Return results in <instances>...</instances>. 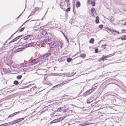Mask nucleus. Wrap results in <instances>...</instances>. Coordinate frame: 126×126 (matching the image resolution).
<instances>
[{"mask_svg": "<svg viewBox=\"0 0 126 126\" xmlns=\"http://www.w3.org/2000/svg\"><path fill=\"white\" fill-rule=\"evenodd\" d=\"M41 58H37L35 59L32 61L30 64L31 65H33L34 64H36L39 62Z\"/></svg>", "mask_w": 126, "mask_h": 126, "instance_id": "nucleus-1", "label": "nucleus"}, {"mask_svg": "<svg viewBox=\"0 0 126 126\" xmlns=\"http://www.w3.org/2000/svg\"><path fill=\"white\" fill-rule=\"evenodd\" d=\"M69 81V80L66 81H65L64 82L62 83H61L60 84H57L55 86H54L52 88V89L53 88H57L58 86L59 85L60 86H63V84H66L67 83H68Z\"/></svg>", "mask_w": 126, "mask_h": 126, "instance_id": "nucleus-2", "label": "nucleus"}, {"mask_svg": "<svg viewBox=\"0 0 126 126\" xmlns=\"http://www.w3.org/2000/svg\"><path fill=\"white\" fill-rule=\"evenodd\" d=\"M50 40L48 38L44 40L41 42V46H42L43 44L45 43H47Z\"/></svg>", "mask_w": 126, "mask_h": 126, "instance_id": "nucleus-3", "label": "nucleus"}, {"mask_svg": "<svg viewBox=\"0 0 126 126\" xmlns=\"http://www.w3.org/2000/svg\"><path fill=\"white\" fill-rule=\"evenodd\" d=\"M25 47L24 46H24L23 47H22L21 48H19L17 49L16 50V52H17L20 51H22L23 50V49L25 48Z\"/></svg>", "mask_w": 126, "mask_h": 126, "instance_id": "nucleus-4", "label": "nucleus"}, {"mask_svg": "<svg viewBox=\"0 0 126 126\" xmlns=\"http://www.w3.org/2000/svg\"><path fill=\"white\" fill-rule=\"evenodd\" d=\"M34 43L33 42H31L29 44H26V45H24V46L25 47V48L32 46L34 44Z\"/></svg>", "mask_w": 126, "mask_h": 126, "instance_id": "nucleus-5", "label": "nucleus"}, {"mask_svg": "<svg viewBox=\"0 0 126 126\" xmlns=\"http://www.w3.org/2000/svg\"><path fill=\"white\" fill-rule=\"evenodd\" d=\"M91 93L90 90V89L88 90V91H87L85 92L84 94L83 95L86 96H87L88 95H89L90 94H91Z\"/></svg>", "mask_w": 126, "mask_h": 126, "instance_id": "nucleus-6", "label": "nucleus"}, {"mask_svg": "<svg viewBox=\"0 0 126 126\" xmlns=\"http://www.w3.org/2000/svg\"><path fill=\"white\" fill-rule=\"evenodd\" d=\"M108 55L105 56L104 55L101 58L99 59L100 61H101L102 60L104 61L105 60H106L107 58L108 57Z\"/></svg>", "mask_w": 126, "mask_h": 126, "instance_id": "nucleus-7", "label": "nucleus"}, {"mask_svg": "<svg viewBox=\"0 0 126 126\" xmlns=\"http://www.w3.org/2000/svg\"><path fill=\"white\" fill-rule=\"evenodd\" d=\"M20 122V121H19L18 119L16 120H14L13 122H10L11 125H13L16 123H17Z\"/></svg>", "mask_w": 126, "mask_h": 126, "instance_id": "nucleus-8", "label": "nucleus"}, {"mask_svg": "<svg viewBox=\"0 0 126 126\" xmlns=\"http://www.w3.org/2000/svg\"><path fill=\"white\" fill-rule=\"evenodd\" d=\"M91 12L92 15H94V14L96 13L95 9L94 8H92Z\"/></svg>", "mask_w": 126, "mask_h": 126, "instance_id": "nucleus-9", "label": "nucleus"}, {"mask_svg": "<svg viewBox=\"0 0 126 126\" xmlns=\"http://www.w3.org/2000/svg\"><path fill=\"white\" fill-rule=\"evenodd\" d=\"M32 36V35H27L26 36L24 37L23 38H22L21 39H23V40H26L30 36Z\"/></svg>", "mask_w": 126, "mask_h": 126, "instance_id": "nucleus-10", "label": "nucleus"}, {"mask_svg": "<svg viewBox=\"0 0 126 126\" xmlns=\"http://www.w3.org/2000/svg\"><path fill=\"white\" fill-rule=\"evenodd\" d=\"M41 34L43 35H46L47 34V33L45 31L43 30L41 32Z\"/></svg>", "mask_w": 126, "mask_h": 126, "instance_id": "nucleus-11", "label": "nucleus"}, {"mask_svg": "<svg viewBox=\"0 0 126 126\" xmlns=\"http://www.w3.org/2000/svg\"><path fill=\"white\" fill-rule=\"evenodd\" d=\"M99 18L98 16H97L96 17L95 22L96 23L99 22Z\"/></svg>", "mask_w": 126, "mask_h": 126, "instance_id": "nucleus-12", "label": "nucleus"}, {"mask_svg": "<svg viewBox=\"0 0 126 126\" xmlns=\"http://www.w3.org/2000/svg\"><path fill=\"white\" fill-rule=\"evenodd\" d=\"M126 35H123L121 37V39L122 40H125L126 39Z\"/></svg>", "mask_w": 126, "mask_h": 126, "instance_id": "nucleus-13", "label": "nucleus"}, {"mask_svg": "<svg viewBox=\"0 0 126 126\" xmlns=\"http://www.w3.org/2000/svg\"><path fill=\"white\" fill-rule=\"evenodd\" d=\"M80 3L79 1H77L76 3V6L77 8L80 7Z\"/></svg>", "mask_w": 126, "mask_h": 126, "instance_id": "nucleus-14", "label": "nucleus"}, {"mask_svg": "<svg viewBox=\"0 0 126 126\" xmlns=\"http://www.w3.org/2000/svg\"><path fill=\"white\" fill-rule=\"evenodd\" d=\"M86 56V55L85 54L82 53L80 54V57L84 58Z\"/></svg>", "mask_w": 126, "mask_h": 126, "instance_id": "nucleus-15", "label": "nucleus"}, {"mask_svg": "<svg viewBox=\"0 0 126 126\" xmlns=\"http://www.w3.org/2000/svg\"><path fill=\"white\" fill-rule=\"evenodd\" d=\"M111 22H112L114 20V18L112 16L110 17L109 19H108Z\"/></svg>", "mask_w": 126, "mask_h": 126, "instance_id": "nucleus-16", "label": "nucleus"}, {"mask_svg": "<svg viewBox=\"0 0 126 126\" xmlns=\"http://www.w3.org/2000/svg\"><path fill=\"white\" fill-rule=\"evenodd\" d=\"M94 41V39L93 38H91L89 41V43H93Z\"/></svg>", "mask_w": 126, "mask_h": 126, "instance_id": "nucleus-17", "label": "nucleus"}, {"mask_svg": "<svg viewBox=\"0 0 126 126\" xmlns=\"http://www.w3.org/2000/svg\"><path fill=\"white\" fill-rule=\"evenodd\" d=\"M19 83L18 81L17 80H15L14 82V84L16 85H18Z\"/></svg>", "mask_w": 126, "mask_h": 126, "instance_id": "nucleus-18", "label": "nucleus"}, {"mask_svg": "<svg viewBox=\"0 0 126 126\" xmlns=\"http://www.w3.org/2000/svg\"><path fill=\"white\" fill-rule=\"evenodd\" d=\"M54 120V121H55V123H56L60 121L61 120L60 118H57L55 119Z\"/></svg>", "mask_w": 126, "mask_h": 126, "instance_id": "nucleus-19", "label": "nucleus"}, {"mask_svg": "<svg viewBox=\"0 0 126 126\" xmlns=\"http://www.w3.org/2000/svg\"><path fill=\"white\" fill-rule=\"evenodd\" d=\"M67 60L68 62H70L72 60V59L71 58H67Z\"/></svg>", "mask_w": 126, "mask_h": 126, "instance_id": "nucleus-20", "label": "nucleus"}, {"mask_svg": "<svg viewBox=\"0 0 126 126\" xmlns=\"http://www.w3.org/2000/svg\"><path fill=\"white\" fill-rule=\"evenodd\" d=\"M65 106H64L63 107H62V108L61 107H60L58 109V110L60 111H61V110H63L65 108Z\"/></svg>", "mask_w": 126, "mask_h": 126, "instance_id": "nucleus-21", "label": "nucleus"}, {"mask_svg": "<svg viewBox=\"0 0 126 126\" xmlns=\"http://www.w3.org/2000/svg\"><path fill=\"white\" fill-rule=\"evenodd\" d=\"M22 76L21 75H18L16 76V78L18 79H19L22 78Z\"/></svg>", "mask_w": 126, "mask_h": 126, "instance_id": "nucleus-22", "label": "nucleus"}, {"mask_svg": "<svg viewBox=\"0 0 126 126\" xmlns=\"http://www.w3.org/2000/svg\"><path fill=\"white\" fill-rule=\"evenodd\" d=\"M110 32L113 31V32H117L118 34H119L120 33L119 32L116 31L115 30H110Z\"/></svg>", "mask_w": 126, "mask_h": 126, "instance_id": "nucleus-23", "label": "nucleus"}, {"mask_svg": "<svg viewBox=\"0 0 126 126\" xmlns=\"http://www.w3.org/2000/svg\"><path fill=\"white\" fill-rule=\"evenodd\" d=\"M23 36V35H21L17 37H16V38L18 40L19 38H20L22 37Z\"/></svg>", "mask_w": 126, "mask_h": 126, "instance_id": "nucleus-24", "label": "nucleus"}, {"mask_svg": "<svg viewBox=\"0 0 126 126\" xmlns=\"http://www.w3.org/2000/svg\"><path fill=\"white\" fill-rule=\"evenodd\" d=\"M91 4H92V6H94L95 4V2L93 1H91Z\"/></svg>", "mask_w": 126, "mask_h": 126, "instance_id": "nucleus-25", "label": "nucleus"}, {"mask_svg": "<svg viewBox=\"0 0 126 126\" xmlns=\"http://www.w3.org/2000/svg\"><path fill=\"white\" fill-rule=\"evenodd\" d=\"M83 125L84 126H85L88 124V123L87 122H85L84 123H83Z\"/></svg>", "mask_w": 126, "mask_h": 126, "instance_id": "nucleus-26", "label": "nucleus"}, {"mask_svg": "<svg viewBox=\"0 0 126 126\" xmlns=\"http://www.w3.org/2000/svg\"><path fill=\"white\" fill-rule=\"evenodd\" d=\"M103 25H100L98 27L99 28L101 29L103 28Z\"/></svg>", "mask_w": 126, "mask_h": 126, "instance_id": "nucleus-27", "label": "nucleus"}, {"mask_svg": "<svg viewBox=\"0 0 126 126\" xmlns=\"http://www.w3.org/2000/svg\"><path fill=\"white\" fill-rule=\"evenodd\" d=\"M19 112H20V111H18V112H16L14 113H13V115L14 116V115H16V114L18 113Z\"/></svg>", "mask_w": 126, "mask_h": 126, "instance_id": "nucleus-28", "label": "nucleus"}, {"mask_svg": "<svg viewBox=\"0 0 126 126\" xmlns=\"http://www.w3.org/2000/svg\"><path fill=\"white\" fill-rule=\"evenodd\" d=\"M51 53L50 52H49L47 53H46L47 56H49L51 55Z\"/></svg>", "mask_w": 126, "mask_h": 126, "instance_id": "nucleus-29", "label": "nucleus"}, {"mask_svg": "<svg viewBox=\"0 0 126 126\" xmlns=\"http://www.w3.org/2000/svg\"><path fill=\"white\" fill-rule=\"evenodd\" d=\"M29 69H28V68H24L23 69V70L24 71H29Z\"/></svg>", "mask_w": 126, "mask_h": 126, "instance_id": "nucleus-30", "label": "nucleus"}, {"mask_svg": "<svg viewBox=\"0 0 126 126\" xmlns=\"http://www.w3.org/2000/svg\"><path fill=\"white\" fill-rule=\"evenodd\" d=\"M24 29H25L24 27H23V28H21L20 29V31H19V32H21L23 31V30Z\"/></svg>", "mask_w": 126, "mask_h": 126, "instance_id": "nucleus-31", "label": "nucleus"}, {"mask_svg": "<svg viewBox=\"0 0 126 126\" xmlns=\"http://www.w3.org/2000/svg\"><path fill=\"white\" fill-rule=\"evenodd\" d=\"M63 44L62 43L60 42V45L59 46H60L61 48H62V47H63L62 45H63Z\"/></svg>", "mask_w": 126, "mask_h": 126, "instance_id": "nucleus-32", "label": "nucleus"}, {"mask_svg": "<svg viewBox=\"0 0 126 126\" xmlns=\"http://www.w3.org/2000/svg\"><path fill=\"white\" fill-rule=\"evenodd\" d=\"M17 40V39H16V37L14 39H13V40H12V41L13 42H14V41H15L16 40Z\"/></svg>", "mask_w": 126, "mask_h": 126, "instance_id": "nucleus-33", "label": "nucleus"}, {"mask_svg": "<svg viewBox=\"0 0 126 126\" xmlns=\"http://www.w3.org/2000/svg\"><path fill=\"white\" fill-rule=\"evenodd\" d=\"M70 10V7L66 9V11H69Z\"/></svg>", "mask_w": 126, "mask_h": 126, "instance_id": "nucleus-34", "label": "nucleus"}, {"mask_svg": "<svg viewBox=\"0 0 126 126\" xmlns=\"http://www.w3.org/2000/svg\"><path fill=\"white\" fill-rule=\"evenodd\" d=\"M54 120H53L51 121L50 123V124H51L52 123H56L55 122V121H54Z\"/></svg>", "mask_w": 126, "mask_h": 126, "instance_id": "nucleus-35", "label": "nucleus"}, {"mask_svg": "<svg viewBox=\"0 0 126 126\" xmlns=\"http://www.w3.org/2000/svg\"><path fill=\"white\" fill-rule=\"evenodd\" d=\"M95 53H97L98 51V50L97 48H95Z\"/></svg>", "mask_w": 126, "mask_h": 126, "instance_id": "nucleus-36", "label": "nucleus"}, {"mask_svg": "<svg viewBox=\"0 0 126 126\" xmlns=\"http://www.w3.org/2000/svg\"><path fill=\"white\" fill-rule=\"evenodd\" d=\"M14 116L13 114H12L8 116V117L9 118L11 117H12Z\"/></svg>", "mask_w": 126, "mask_h": 126, "instance_id": "nucleus-37", "label": "nucleus"}, {"mask_svg": "<svg viewBox=\"0 0 126 126\" xmlns=\"http://www.w3.org/2000/svg\"><path fill=\"white\" fill-rule=\"evenodd\" d=\"M24 118H21L20 119H18V120H19V121H20V122L21 121H22L24 119Z\"/></svg>", "mask_w": 126, "mask_h": 126, "instance_id": "nucleus-38", "label": "nucleus"}, {"mask_svg": "<svg viewBox=\"0 0 126 126\" xmlns=\"http://www.w3.org/2000/svg\"><path fill=\"white\" fill-rule=\"evenodd\" d=\"M24 118H21L20 119H18V120H19V121H20V122L21 121H22L24 119Z\"/></svg>", "mask_w": 126, "mask_h": 126, "instance_id": "nucleus-39", "label": "nucleus"}, {"mask_svg": "<svg viewBox=\"0 0 126 126\" xmlns=\"http://www.w3.org/2000/svg\"><path fill=\"white\" fill-rule=\"evenodd\" d=\"M24 118H21L20 119H18V120H19V121H20V122L21 121H22L24 119Z\"/></svg>", "mask_w": 126, "mask_h": 126, "instance_id": "nucleus-40", "label": "nucleus"}, {"mask_svg": "<svg viewBox=\"0 0 126 126\" xmlns=\"http://www.w3.org/2000/svg\"><path fill=\"white\" fill-rule=\"evenodd\" d=\"M91 93H92L93 92V91H94V90L92 88V89H90Z\"/></svg>", "mask_w": 126, "mask_h": 126, "instance_id": "nucleus-41", "label": "nucleus"}, {"mask_svg": "<svg viewBox=\"0 0 126 126\" xmlns=\"http://www.w3.org/2000/svg\"><path fill=\"white\" fill-rule=\"evenodd\" d=\"M16 32V31L15 32V33L13 34H12V35H11V36L10 38H9L8 39V40H9V39H10V38H11L12 37V36Z\"/></svg>", "mask_w": 126, "mask_h": 126, "instance_id": "nucleus-42", "label": "nucleus"}, {"mask_svg": "<svg viewBox=\"0 0 126 126\" xmlns=\"http://www.w3.org/2000/svg\"><path fill=\"white\" fill-rule=\"evenodd\" d=\"M65 1L66 2V3L68 4V3L69 2V0H65Z\"/></svg>", "mask_w": 126, "mask_h": 126, "instance_id": "nucleus-43", "label": "nucleus"}, {"mask_svg": "<svg viewBox=\"0 0 126 126\" xmlns=\"http://www.w3.org/2000/svg\"><path fill=\"white\" fill-rule=\"evenodd\" d=\"M3 124L4 125V126H7V123H5Z\"/></svg>", "mask_w": 126, "mask_h": 126, "instance_id": "nucleus-44", "label": "nucleus"}, {"mask_svg": "<svg viewBox=\"0 0 126 126\" xmlns=\"http://www.w3.org/2000/svg\"><path fill=\"white\" fill-rule=\"evenodd\" d=\"M28 21H29V20H26V21H25V22L23 24H22V25L20 27H21V26H22L23 24H24V23H25L26 22H27Z\"/></svg>", "mask_w": 126, "mask_h": 126, "instance_id": "nucleus-45", "label": "nucleus"}, {"mask_svg": "<svg viewBox=\"0 0 126 126\" xmlns=\"http://www.w3.org/2000/svg\"><path fill=\"white\" fill-rule=\"evenodd\" d=\"M96 87H93L92 88L94 90V91L96 89Z\"/></svg>", "mask_w": 126, "mask_h": 126, "instance_id": "nucleus-46", "label": "nucleus"}, {"mask_svg": "<svg viewBox=\"0 0 126 126\" xmlns=\"http://www.w3.org/2000/svg\"><path fill=\"white\" fill-rule=\"evenodd\" d=\"M79 125L80 126H84L83 125V123L81 124H79Z\"/></svg>", "mask_w": 126, "mask_h": 126, "instance_id": "nucleus-47", "label": "nucleus"}, {"mask_svg": "<svg viewBox=\"0 0 126 126\" xmlns=\"http://www.w3.org/2000/svg\"><path fill=\"white\" fill-rule=\"evenodd\" d=\"M126 30H125V29H123V30H121V31L122 32H125L126 31Z\"/></svg>", "mask_w": 126, "mask_h": 126, "instance_id": "nucleus-48", "label": "nucleus"}, {"mask_svg": "<svg viewBox=\"0 0 126 126\" xmlns=\"http://www.w3.org/2000/svg\"><path fill=\"white\" fill-rule=\"evenodd\" d=\"M105 45H103L102 46V47L104 48L105 47Z\"/></svg>", "mask_w": 126, "mask_h": 126, "instance_id": "nucleus-49", "label": "nucleus"}, {"mask_svg": "<svg viewBox=\"0 0 126 126\" xmlns=\"http://www.w3.org/2000/svg\"><path fill=\"white\" fill-rule=\"evenodd\" d=\"M126 8H125L124 7L123 8L124 11H126Z\"/></svg>", "mask_w": 126, "mask_h": 126, "instance_id": "nucleus-50", "label": "nucleus"}, {"mask_svg": "<svg viewBox=\"0 0 126 126\" xmlns=\"http://www.w3.org/2000/svg\"><path fill=\"white\" fill-rule=\"evenodd\" d=\"M58 61H59V62H61L62 61V59H59Z\"/></svg>", "mask_w": 126, "mask_h": 126, "instance_id": "nucleus-51", "label": "nucleus"}, {"mask_svg": "<svg viewBox=\"0 0 126 126\" xmlns=\"http://www.w3.org/2000/svg\"><path fill=\"white\" fill-rule=\"evenodd\" d=\"M66 109H64V110L63 111V112H65L66 111Z\"/></svg>", "mask_w": 126, "mask_h": 126, "instance_id": "nucleus-52", "label": "nucleus"}, {"mask_svg": "<svg viewBox=\"0 0 126 126\" xmlns=\"http://www.w3.org/2000/svg\"><path fill=\"white\" fill-rule=\"evenodd\" d=\"M28 109V108H26V109L24 110H22V111H25L27 109Z\"/></svg>", "mask_w": 126, "mask_h": 126, "instance_id": "nucleus-53", "label": "nucleus"}, {"mask_svg": "<svg viewBox=\"0 0 126 126\" xmlns=\"http://www.w3.org/2000/svg\"><path fill=\"white\" fill-rule=\"evenodd\" d=\"M23 13V12H22V13H21V14H20L18 16L17 18H18L19 16H20L21 15L22 13Z\"/></svg>", "mask_w": 126, "mask_h": 126, "instance_id": "nucleus-54", "label": "nucleus"}, {"mask_svg": "<svg viewBox=\"0 0 126 126\" xmlns=\"http://www.w3.org/2000/svg\"><path fill=\"white\" fill-rule=\"evenodd\" d=\"M12 42H13L12 41V40H11V41H10L9 42V44H10Z\"/></svg>", "mask_w": 126, "mask_h": 126, "instance_id": "nucleus-55", "label": "nucleus"}, {"mask_svg": "<svg viewBox=\"0 0 126 126\" xmlns=\"http://www.w3.org/2000/svg\"><path fill=\"white\" fill-rule=\"evenodd\" d=\"M0 126H4V125L3 124H2L0 125Z\"/></svg>", "mask_w": 126, "mask_h": 126, "instance_id": "nucleus-56", "label": "nucleus"}, {"mask_svg": "<svg viewBox=\"0 0 126 126\" xmlns=\"http://www.w3.org/2000/svg\"><path fill=\"white\" fill-rule=\"evenodd\" d=\"M74 8H75L73 6V11H74Z\"/></svg>", "mask_w": 126, "mask_h": 126, "instance_id": "nucleus-57", "label": "nucleus"}, {"mask_svg": "<svg viewBox=\"0 0 126 126\" xmlns=\"http://www.w3.org/2000/svg\"><path fill=\"white\" fill-rule=\"evenodd\" d=\"M67 42L68 43H69V40L68 39H67Z\"/></svg>", "mask_w": 126, "mask_h": 126, "instance_id": "nucleus-58", "label": "nucleus"}, {"mask_svg": "<svg viewBox=\"0 0 126 126\" xmlns=\"http://www.w3.org/2000/svg\"><path fill=\"white\" fill-rule=\"evenodd\" d=\"M64 37H65V38H66V37H66V36L64 34Z\"/></svg>", "mask_w": 126, "mask_h": 126, "instance_id": "nucleus-59", "label": "nucleus"}, {"mask_svg": "<svg viewBox=\"0 0 126 126\" xmlns=\"http://www.w3.org/2000/svg\"><path fill=\"white\" fill-rule=\"evenodd\" d=\"M5 69H3V71H5Z\"/></svg>", "mask_w": 126, "mask_h": 126, "instance_id": "nucleus-60", "label": "nucleus"}, {"mask_svg": "<svg viewBox=\"0 0 126 126\" xmlns=\"http://www.w3.org/2000/svg\"><path fill=\"white\" fill-rule=\"evenodd\" d=\"M124 25H126V22L125 23Z\"/></svg>", "mask_w": 126, "mask_h": 126, "instance_id": "nucleus-61", "label": "nucleus"}, {"mask_svg": "<svg viewBox=\"0 0 126 126\" xmlns=\"http://www.w3.org/2000/svg\"><path fill=\"white\" fill-rule=\"evenodd\" d=\"M7 40L5 42V43H6V42H7Z\"/></svg>", "mask_w": 126, "mask_h": 126, "instance_id": "nucleus-62", "label": "nucleus"}, {"mask_svg": "<svg viewBox=\"0 0 126 126\" xmlns=\"http://www.w3.org/2000/svg\"><path fill=\"white\" fill-rule=\"evenodd\" d=\"M62 33H63V35H64V33L63 32H62Z\"/></svg>", "mask_w": 126, "mask_h": 126, "instance_id": "nucleus-63", "label": "nucleus"}, {"mask_svg": "<svg viewBox=\"0 0 126 126\" xmlns=\"http://www.w3.org/2000/svg\"><path fill=\"white\" fill-rule=\"evenodd\" d=\"M66 40H67V39H67V37H66Z\"/></svg>", "mask_w": 126, "mask_h": 126, "instance_id": "nucleus-64", "label": "nucleus"}]
</instances>
